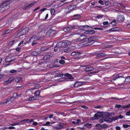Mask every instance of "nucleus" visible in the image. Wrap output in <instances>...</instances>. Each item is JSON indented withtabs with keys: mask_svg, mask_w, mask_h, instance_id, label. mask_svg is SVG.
<instances>
[{
	"mask_svg": "<svg viewBox=\"0 0 130 130\" xmlns=\"http://www.w3.org/2000/svg\"><path fill=\"white\" fill-rule=\"evenodd\" d=\"M79 34L78 33V32H77V33H74V32H73V33H72V34H70L69 36L70 37H72V36H73L74 35H75V34H76V35H78Z\"/></svg>",
	"mask_w": 130,
	"mask_h": 130,
	"instance_id": "nucleus-44",
	"label": "nucleus"
},
{
	"mask_svg": "<svg viewBox=\"0 0 130 130\" xmlns=\"http://www.w3.org/2000/svg\"><path fill=\"white\" fill-rule=\"evenodd\" d=\"M103 15H100L97 16V18L98 19H101L103 17Z\"/></svg>",
	"mask_w": 130,
	"mask_h": 130,
	"instance_id": "nucleus-50",
	"label": "nucleus"
},
{
	"mask_svg": "<svg viewBox=\"0 0 130 130\" xmlns=\"http://www.w3.org/2000/svg\"><path fill=\"white\" fill-rule=\"evenodd\" d=\"M82 83L81 82H77L75 83L74 85V86L75 87H78L81 86Z\"/></svg>",
	"mask_w": 130,
	"mask_h": 130,
	"instance_id": "nucleus-18",
	"label": "nucleus"
},
{
	"mask_svg": "<svg viewBox=\"0 0 130 130\" xmlns=\"http://www.w3.org/2000/svg\"><path fill=\"white\" fill-rule=\"evenodd\" d=\"M14 56L12 55H10L7 57L5 59V61L6 62H11L14 61L15 60Z\"/></svg>",
	"mask_w": 130,
	"mask_h": 130,
	"instance_id": "nucleus-5",
	"label": "nucleus"
},
{
	"mask_svg": "<svg viewBox=\"0 0 130 130\" xmlns=\"http://www.w3.org/2000/svg\"><path fill=\"white\" fill-rule=\"evenodd\" d=\"M50 56H49L47 55H45L43 57V59L45 60H48L50 58Z\"/></svg>",
	"mask_w": 130,
	"mask_h": 130,
	"instance_id": "nucleus-37",
	"label": "nucleus"
},
{
	"mask_svg": "<svg viewBox=\"0 0 130 130\" xmlns=\"http://www.w3.org/2000/svg\"><path fill=\"white\" fill-rule=\"evenodd\" d=\"M84 126L88 128H90L91 127L92 125V124H86Z\"/></svg>",
	"mask_w": 130,
	"mask_h": 130,
	"instance_id": "nucleus-29",
	"label": "nucleus"
},
{
	"mask_svg": "<svg viewBox=\"0 0 130 130\" xmlns=\"http://www.w3.org/2000/svg\"><path fill=\"white\" fill-rule=\"evenodd\" d=\"M125 80L127 82L130 83V76L126 77Z\"/></svg>",
	"mask_w": 130,
	"mask_h": 130,
	"instance_id": "nucleus-42",
	"label": "nucleus"
},
{
	"mask_svg": "<svg viewBox=\"0 0 130 130\" xmlns=\"http://www.w3.org/2000/svg\"><path fill=\"white\" fill-rule=\"evenodd\" d=\"M86 38V36L85 35H81L79 37L77 38V40L78 41H81L84 40L85 38Z\"/></svg>",
	"mask_w": 130,
	"mask_h": 130,
	"instance_id": "nucleus-10",
	"label": "nucleus"
},
{
	"mask_svg": "<svg viewBox=\"0 0 130 130\" xmlns=\"http://www.w3.org/2000/svg\"><path fill=\"white\" fill-rule=\"evenodd\" d=\"M122 76H118V77H115L114 78H113V80H116V79H118V78H119L120 77H122Z\"/></svg>",
	"mask_w": 130,
	"mask_h": 130,
	"instance_id": "nucleus-56",
	"label": "nucleus"
},
{
	"mask_svg": "<svg viewBox=\"0 0 130 130\" xmlns=\"http://www.w3.org/2000/svg\"><path fill=\"white\" fill-rule=\"evenodd\" d=\"M75 17H77V19L79 18H80V16L79 14H77L74 15Z\"/></svg>",
	"mask_w": 130,
	"mask_h": 130,
	"instance_id": "nucleus-57",
	"label": "nucleus"
},
{
	"mask_svg": "<svg viewBox=\"0 0 130 130\" xmlns=\"http://www.w3.org/2000/svg\"><path fill=\"white\" fill-rule=\"evenodd\" d=\"M35 41H37V37L36 36L34 35L30 38L29 40V41L31 43H32V42Z\"/></svg>",
	"mask_w": 130,
	"mask_h": 130,
	"instance_id": "nucleus-12",
	"label": "nucleus"
},
{
	"mask_svg": "<svg viewBox=\"0 0 130 130\" xmlns=\"http://www.w3.org/2000/svg\"><path fill=\"white\" fill-rule=\"evenodd\" d=\"M36 2H33V3H31V4L29 5L28 6H26L25 8L26 9H27V8H28L31 7L32 6H33L34 5L36 4Z\"/></svg>",
	"mask_w": 130,
	"mask_h": 130,
	"instance_id": "nucleus-19",
	"label": "nucleus"
},
{
	"mask_svg": "<svg viewBox=\"0 0 130 130\" xmlns=\"http://www.w3.org/2000/svg\"><path fill=\"white\" fill-rule=\"evenodd\" d=\"M24 32L25 34H27L29 31V29L28 27L25 28L24 29L22 30Z\"/></svg>",
	"mask_w": 130,
	"mask_h": 130,
	"instance_id": "nucleus-22",
	"label": "nucleus"
},
{
	"mask_svg": "<svg viewBox=\"0 0 130 130\" xmlns=\"http://www.w3.org/2000/svg\"><path fill=\"white\" fill-rule=\"evenodd\" d=\"M51 13L52 15H53L55 12V10L54 9H52L50 10Z\"/></svg>",
	"mask_w": 130,
	"mask_h": 130,
	"instance_id": "nucleus-51",
	"label": "nucleus"
},
{
	"mask_svg": "<svg viewBox=\"0 0 130 130\" xmlns=\"http://www.w3.org/2000/svg\"><path fill=\"white\" fill-rule=\"evenodd\" d=\"M14 99L12 97H11L10 98H9L7 99V102H5L4 103H2V104H4L5 103H7V102H9V101H11V102H12L14 100Z\"/></svg>",
	"mask_w": 130,
	"mask_h": 130,
	"instance_id": "nucleus-20",
	"label": "nucleus"
},
{
	"mask_svg": "<svg viewBox=\"0 0 130 130\" xmlns=\"http://www.w3.org/2000/svg\"><path fill=\"white\" fill-rule=\"evenodd\" d=\"M63 127L62 123H59L57 124L56 126L54 127V128L57 129H61Z\"/></svg>",
	"mask_w": 130,
	"mask_h": 130,
	"instance_id": "nucleus-14",
	"label": "nucleus"
},
{
	"mask_svg": "<svg viewBox=\"0 0 130 130\" xmlns=\"http://www.w3.org/2000/svg\"><path fill=\"white\" fill-rule=\"evenodd\" d=\"M48 49L46 46H43L41 47L40 50L41 51H44L47 50Z\"/></svg>",
	"mask_w": 130,
	"mask_h": 130,
	"instance_id": "nucleus-26",
	"label": "nucleus"
},
{
	"mask_svg": "<svg viewBox=\"0 0 130 130\" xmlns=\"http://www.w3.org/2000/svg\"><path fill=\"white\" fill-rule=\"evenodd\" d=\"M108 21L104 22H103V25H107L108 24Z\"/></svg>",
	"mask_w": 130,
	"mask_h": 130,
	"instance_id": "nucleus-60",
	"label": "nucleus"
},
{
	"mask_svg": "<svg viewBox=\"0 0 130 130\" xmlns=\"http://www.w3.org/2000/svg\"><path fill=\"white\" fill-rule=\"evenodd\" d=\"M89 27L88 25H86L83 26L82 29L84 30H86L87 29V28Z\"/></svg>",
	"mask_w": 130,
	"mask_h": 130,
	"instance_id": "nucleus-34",
	"label": "nucleus"
},
{
	"mask_svg": "<svg viewBox=\"0 0 130 130\" xmlns=\"http://www.w3.org/2000/svg\"><path fill=\"white\" fill-rule=\"evenodd\" d=\"M37 99H37L36 98H35L34 96H32L31 97L29 98V100L30 101H33Z\"/></svg>",
	"mask_w": 130,
	"mask_h": 130,
	"instance_id": "nucleus-35",
	"label": "nucleus"
},
{
	"mask_svg": "<svg viewBox=\"0 0 130 130\" xmlns=\"http://www.w3.org/2000/svg\"><path fill=\"white\" fill-rule=\"evenodd\" d=\"M17 72V71L16 70H11L10 71V72L11 73H15L16 72Z\"/></svg>",
	"mask_w": 130,
	"mask_h": 130,
	"instance_id": "nucleus-48",
	"label": "nucleus"
},
{
	"mask_svg": "<svg viewBox=\"0 0 130 130\" xmlns=\"http://www.w3.org/2000/svg\"><path fill=\"white\" fill-rule=\"evenodd\" d=\"M126 115L127 116H130V110L129 111L127 112V113H126Z\"/></svg>",
	"mask_w": 130,
	"mask_h": 130,
	"instance_id": "nucleus-64",
	"label": "nucleus"
},
{
	"mask_svg": "<svg viewBox=\"0 0 130 130\" xmlns=\"http://www.w3.org/2000/svg\"><path fill=\"white\" fill-rule=\"evenodd\" d=\"M71 43L70 41L66 40L63 41L62 42H60L57 43V46L59 48H64L67 45H70Z\"/></svg>",
	"mask_w": 130,
	"mask_h": 130,
	"instance_id": "nucleus-1",
	"label": "nucleus"
},
{
	"mask_svg": "<svg viewBox=\"0 0 130 130\" xmlns=\"http://www.w3.org/2000/svg\"><path fill=\"white\" fill-rule=\"evenodd\" d=\"M17 93H14L13 94V96L12 97L14 99H15L17 98Z\"/></svg>",
	"mask_w": 130,
	"mask_h": 130,
	"instance_id": "nucleus-46",
	"label": "nucleus"
},
{
	"mask_svg": "<svg viewBox=\"0 0 130 130\" xmlns=\"http://www.w3.org/2000/svg\"><path fill=\"white\" fill-rule=\"evenodd\" d=\"M75 6L74 5H71L68 6L67 8L68 10H69V11H70L74 9Z\"/></svg>",
	"mask_w": 130,
	"mask_h": 130,
	"instance_id": "nucleus-17",
	"label": "nucleus"
},
{
	"mask_svg": "<svg viewBox=\"0 0 130 130\" xmlns=\"http://www.w3.org/2000/svg\"><path fill=\"white\" fill-rule=\"evenodd\" d=\"M59 62L60 64H62L65 63V61L63 60H61L59 61Z\"/></svg>",
	"mask_w": 130,
	"mask_h": 130,
	"instance_id": "nucleus-52",
	"label": "nucleus"
},
{
	"mask_svg": "<svg viewBox=\"0 0 130 130\" xmlns=\"http://www.w3.org/2000/svg\"><path fill=\"white\" fill-rule=\"evenodd\" d=\"M89 38H85L83 41V42H85V44H87V45H88V41Z\"/></svg>",
	"mask_w": 130,
	"mask_h": 130,
	"instance_id": "nucleus-38",
	"label": "nucleus"
},
{
	"mask_svg": "<svg viewBox=\"0 0 130 130\" xmlns=\"http://www.w3.org/2000/svg\"><path fill=\"white\" fill-rule=\"evenodd\" d=\"M25 34L22 30L17 35L19 37H20Z\"/></svg>",
	"mask_w": 130,
	"mask_h": 130,
	"instance_id": "nucleus-24",
	"label": "nucleus"
},
{
	"mask_svg": "<svg viewBox=\"0 0 130 130\" xmlns=\"http://www.w3.org/2000/svg\"><path fill=\"white\" fill-rule=\"evenodd\" d=\"M94 42V40L91 38H89L88 39V45H90L93 43Z\"/></svg>",
	"mask_w": 130,
	"mask_h": 130,
	"instance_id": "nucleus-16",
	"label": "nucleus"
},
{
	"mask_svg": "<svg viewBox=\"0 0 130 130\" xmlns=\"http://www.w3.org/2000/svg\"><path fill=\"white\" fill-rule=\"evenodd\" d=\"M76 26L75 25L71 26L70 27L66 26L64 27L63 30L64 32H69L72 30L74 29Z\"/></svg>",
	"mask_w": 130,
	"mask_h": 130,
	"instance_id": "nucleus-4",
	"label": "nucleus"
},
{
	"mask_svg": "<svg viewBox=\"0 0 130 130\" xmlns=\"http://www.w3.org/2000/svg\"><path fill=\"white\" fill-rule=\"evenodd\" d=\"M29 119H24L22 120L21 121V122H24V123H26L27 122L29 123Z\"/></svg>",
	"mask_w": 130,
	"mask_h": 130,
	"instance_id": "nucleus-39",
	"label": "nucleus"
},
{
	"mask_svg": "<svg viewBox=\"0 0 130 130\" xmlns=\"http://www.w3.org/2000/svg\"><path fill=\"white\" fill-rule=\"evenodd\" d=\"M32 124L34 126H36L38 124V123L36 122H34Z\"/></svg>",
	"mask_w": 130,
	"mask_h": 130,
	"instance_id": "nucleus-63",
	"label": "nucleus"
},
{
	"mask_svg": "<svg viewBox=\"0 0 130 130\" xmlns=\"http://www.w3.org/2000/svg\"><path fill=\"white\" fill-rule=\"evenodd\" d=\"M15 80L17 83L22 82V78L21 77L16 78L15 79Z\"/></svg>",
	"mask_w": 130,
	"mask_h": 130,
	"instance_id": "nucleus-23",
	"label": "nucleus"
},
{
	"mask_svg": "<svg viewBox=\"0 0 130 130\" xmlns=\"http://www.w3.org/2000/svg\"><path fill=\"white\" fill-rule=\"evenodd\" d=\"M50 123L49 122H47L46 124H44L43 125L44 126H48Z\"/></svg>",
	"mask_w": 130,
	"mask_h": 130,
	"instance_id": "nucleus-58",
	"label": "nucleus"
},
{
	"mask_svg": "<svg viewBox=\"0 0 130 130\" xmlns=\"http://www.w3.org/2000/svg\"><path fill=\"white\" fill-rule=\"evenodd\" d=\"M107 126L106 125H103L101 126L100 127H99V129H100L104 128H105Z\"/></svg>",
	"mask_w": 130,
	"mask_h": 130,
	"instance_id": "nucleus-47",
	"label": "nucleus"
},
{
	"mask_svg": "<svg viewBox=\"0 0 130 130\" xmlns=\"http://www.w3.org/2000/svg\"><path fill=\"white\" fill-rule=\"evenodd\" d=\"M116 129L117 130H120L121 128L120 126H117L116 127Z\"/></svg>",
	"mask_w": 130,
	"mask_h": 130,
	"instance_id": "nucleus-62",
	"label": "nucleus"
},
{
	"mask_svg": "<svg viewBox=\"0 0 130 130\" xmlns=\"http://www.w3.org/2000/svg\"><path fill=\"white\" fill-rule=\"evenodd\" d=\"M117 19L118 21L123 22L125 18L123 15H119L118 16Z\"/></svg>",
	"mask_w": 130,
	"mask_h": 130,
	"instance_id": "nucleus-9",
	"label": "nucleus"
},
{
	"mask_svg": "<svg viewBox=\"0 0 130 130\" xmlns=\"http://www.w3.org/2000/svg\"><path fill=\"white\" fill-rule=\"evenodd\" d=\"M110 115L109 113L107 112L106 113L102 118V119L105 121H108L111 122L112 121V119L109 117Z\"/></svg>",
	"mask_w": 130,
	"mask_h": 130,
	"instance_id": "nucleus-2",
	"label": "nucleus"
},
{
	"mask_svg": "<svg viewBox=\"0 0 130 130\" xmlns=\"http://www.w3.org/2000/svg\"><path fill=\"white\" fill-rule=\"evenodd\" d=\"M64 75L62 73H57L56 74L55 77H62Z\"/></svg>",
	"mask_w": 130,
	"mask_h": 130,
	"instance_id": "nucleus-25",
	"label": "nucleus"
},
{
	"mask_svg": "<svg viewBox=\"0 0 130 130\" xmlns=\"http://www.w3.org/2000/svg\"><path fill=\"white\" fill-rule=\"evenodd\" d=\"M74 48L73 46H70L68 47H65L62 50V52L66 53L69 52Z\"/></svg>",
	"mask_w": 130,
	"mask_h": 130,
	"instance_id": "nucleus-7",
	"label": "nucleus"
},
{
	"mask_svg": "<svg viewBox=\"0 0 130 130\" xmlns=\"http://www.w3.org/2000/svg\"><path fill=\"white\" fill-rule=\"evenodd\" d=\"M98 2L99 3L102 5H103L104 4V1H102L100 0Z\"/></svg>",
	"mask_w": 130,
	"mask_h": 130,
	"instance_id": "nucleus-53",
	"label": "nucleus"
},
{
	"mask_svg": "<svg viewBox=\"0 0 130 130\" xmlns=\"http://www.w3.org/2000/svg\"><path fill=\"white\" fill-rule=\"evenodd\" d=\"M122 107L124 109L128 108L130 107V104H128L126 105H123Z\"/></svg>",
	"mask_w": 130,
	"mask_h": 130,
	"instance_id": "nucleus-30",
	"label": "nucleus"
},
{
	"mask_svg": "<svg viewBox=\"0 0 130 130\" xmlns=\"http://www.w3.org/2000/svg\"><path fill=\"white\" fill-rule=\"evenodd\" d=\"M121 107V105H116L115 107L117 108H120Z\"/></svg>",
	"mask_w": 130,
	"mask_h": 130,
	"instance_id": "nucleus-59",
	"label": "nucleus"
},
{
	"mask_svg": "<svg viewBox=\"0 0 130 130\" xmlns=\"http://www.w3.org/2000/svg\"><path fill=\"white\" fill-rule=\"evenodd\" d=\"M95 32V31L93 30L87 31H86V34H89L90 35H92L94 34Z\"/></svg>",
	"mask_w": 130,
	"mask_h": 130,
	"instance_id": "nucleus-21",
	"label": "nucleus"
},
{
	"mask_svg": "<svg viewBox=\"0 0 130 130\" xmlns=\"http://www.w3.org/2000/svg\"><path fill=\"white\" fill-rule=\"evenodd\" d=\"M40 93V90L37 91L34 94L35 96H37L39 95Z\"/></svg>",
	"mask_w": 130,
	"mask_h": 130,
	"instance_id": "nucleus-27",
	"label": "nucleus"
},
{
	"mask_svg": "<svg viewBox=\"0 0 130 130\" xmlns=\"http://www.w3.org/2000/svg\"><path fill=\"white\" fill-rule=\"evenodd\" d=\"M47 55L49 56H50V58L51 57L53 56V54L51 53H48L47 54Z\"/></svg>",
	"mask_w": 130,
	"mask_h": 130,
	"instance_id": "nucleus-54",
	"label": "nucleus"
},
{
	"mask_svg": "<svg viewBox=\"0 0 130 130\" xmlns=\"http://www.w3.org/2000/svg\"><path fill=\"white\" fill-rule=\"evenodd\" d=\"M104 3L106 5H109L110 3L108 1H104Z\"/></svg>",
	"mask_w": 130,
	"mask_h": 130,
	"instance_id": "nucleus-43",
	"label": "nucleus"
},
{
	"mask_svg": "<svg viewBox=\"0 0 130 130\" xmlns=\"http://www.w3.org/2000/svg\"><path fill=\"white\" fill-rule=\"evenodd\" d=\"M118 28L117 27H115V28H112L110 29L109 30V31H116L118 30Z\"/></svg>",
	"mask_w": 130,
	"mask_h": 130,
	"instance_id": "nucleus-33",
	"label": "nucleus"
},
{
	"mask_svg": "<svg viewBox=\"0 0 130 130\" xmlns=\"http://www.w3.org/2000/svg\"><path fill=\"white\" fill-rule=\"evenodd\" d=\"M108 55V54H106L104 53H99L97 55V57L98 58H102L105 57Z\"/></svg>",
	"mask_w": 130,
	"mask_h": 130,
	"instance_id": "nucleus-13",
	"label": "nucleus"
},
{
	"mask_svg": "<svg viewBox=\"0 0 130 130\" xmlns=\"http://www.w3.org/2000/svg\"><path fill=\"white\" fill-rule=\"evenodd\" d=\"M118 116H116L114 117H113L111 119L112 121L118 119Z\"/></svg>",
	"mask_w": 130,
	"mask_h": 130,
	"instance_id": "nucleus-45",
	"label": "nucleus"
},
{
	"mask_svg": "<svg viewBox=\"0 0 130 130\" xmlns=\"http://www.w3.org/2000/svg\"><path fill=\"white\" fill-rule=\"evenodd\" d=\"M10 2L9 1H6L3 2L1 5L2 7L4 8L5 9L7 10L9 8Z\"/></svg>",
	"mask_w": 130,
	"mask_h": 130,
	"instance_id": "nucleus-3",
	"label": "nucleus"
},
{
	"mask_svg": "<svg viewBox=\"0 0 130 130\" xmlns=\"http://www.w3.org/2000/svg\"><path fill=\"white\" fill-rule=\"evenodd\" d=\"M80 54V52H76L75 54V58H77L79 57V55Z\"/></svg>",
	"mask_w": 130,
	"mask_h": 130,
	"instance_id": "nucleus-31",
	"label": "nucleus"
},
{
	"mask_svg": "<svg viewBox=\"0 0 130 130\" xmlns=\"http://www.w3.org/2000/svg\"><path fill=\"white\" fill-rule=\"evenodd\" d=\"M59 48H60L57 46V44H56V46L55 47L54 49V51L55 52H58V51L59 50Z\"/></svg>",
	"mask_w": 130,
	"mask_h": 130,
	"instance_id": "nucleus-32",
	"label": "nucleus"
},
{
	"mask_svg": "<svg viewBox=\"0 0 130 130\" xmlns=\"http://www.w3.org/2000/svg\"><path fill=\"white\" fill-rule=\"evenodd\" d=\"M93 68L91 66L87 67L84 69V71L86 72H89L92 71L93 69Z\"/></svg>",
	"mask_w": 130,
	"mask_h": 130,
	"instance_id": "nucleus-15",
	"label": "nucleus"
},
{
	"mask_svg": "<svg viewBox=\"0 0 130 130\" xmlns=\"http://www.w3.org/2000/svg\"><path fill=\"white\" fill-rule=\"evenodd\" d=\"M66 76L67 78H69L70 79H73V78L72 76L70 74H67Z\"/></svg>",
	"mask_w": 130,
	"mask_h": 130,
	"instance_id": "nucleus-41",
	"label": "nucleus"
},
{
	"mask_svg": "<svg viewBox=\"0 0 130 130\" xmlns=\"http://www.w3.org/2000/svg\"><path fill=\"white\" fill-rule=\"evenodd\" d=\"M55 31L52 29H50L46 33V35L45 37L47 38L48 37L52 36L55 34Z\"/></svg>",
	"mask_w": 130,
	"mask_h": 130,
	"instance_id": "nucleus-6",
	"label": "nucleus"
},
{
	"mask_svg": "<svg viewBox=\"0 0 130 130\" xmlns=\"http://www.w3.org/2000/svg\"><path fill=\"white\" fill-rule=\"evenodd\" d=\"M7 10L5 9V8H4L2 7V6L0 5V12H3L4 11H5Z\"/></svg>",
	"mask_w": 130,
	"mask_h": 130,
	"instance_id": "nucleus-28",
	"label": "nucleus"
},
{
	"mask_svg": "<svg viewBox=\"0 0 130 130\" xmlns=\"http://www.w3.org/2000/svg\"><path fill=\"white\" fill-rule=\"evenodd\" d=\"M32 54L34 56H36L38 55L39 54L37 52H34L32 53Z\"/></svg>",
	"mask_w": 130,
	"mask_h": 130,
	"instance_id": "nucleus-49",
	"label": "nucleus"
},
{
	"mask_svg": "<svg viewBox=\"0 0 130 130\" xmlns=\"http://www.w3.org/2000/svg\"><path fill=\"white\" fill-rule=\"evenodd\" d=\"M14 78L13 77H11L8 80L5 81L4 83V84L6 85L10 84L14 80Z\"/></svg>",
	"mask_w": 130,
	"mask_h": 130,
	"instance_id": "nucleus-8",
	"label": "nucleus"
},
{
	"mask_svg": "<svg viewBox=\"0 0 130 130\" xmlns=\"http://www.w3.org/2000/svg\"><path fill=\"white\" fill-rule=\"evenodd\" d=\"M14 41H15L14 40H13L12 41H11L9 42V44L10 45H12L14 44L13 42H14Z\"/></svg>",
	"mask_w": 130,
	"mask_h": 130,
	"instance_id": "nucleus-61",
	"label": "nucleus"
},
{
	"mask_svg": "<svg viewBox=\"0 0 130 130\" xmlns=\"http://www.w3.org/2000/svg\"><path fill=\"white\" fill-rule=\"evenodd\" d=\"M111 24L112 25L114 26H116L117 24L116 21L115 20H114L112 22H111Z\"/></svg>",
	"mask_w": 130,
	"mask_h": 130,
	"instance_id": "nucleus-36",
	"label": "nucleus"
},
{
	"mask_svg": "<svg viewBox=\"0 0 130 130\" xmlns=\"http://www.w3.org/2000/svg\"><path fill=\"white\" fill-rule=\"evenodd\" d=\"M102 115V113L101 112H98L94 115L95 119H97L101 117Z\"/></svg>",
	"mask_w": 130,
	"mask_h": 130,
	"instance_id": "nucleus-11",
	"label": "nucleus"
},
{
	"mask_svg": "<svg viewBox=\"0 0 130 130\" xmlns=\"http://www.w3.org/2000/svg\"><path fill=\"white\" fill-rule=\"evenodd\" d=\"M37 41H34V42H32V43H31L32 45L33 46L37 44Z\"/></svg>",
	"mask_w": 130,
	"mask_h": 130,
	"instance_id": "nucleus-55",
	"label": "nucleus"
},
{
	"mask_svg": "<svg viewBox=\"0 0 130 130\" xmlns=\"http://www.w3.org/2000/svg\"><path fill=\"white\" fill-rule=\"evenodd\" d=\"M11 31V30H10V29L7 30L6 31H5V33L4 34H3L2 35L3 36L4 35H5V34H8Z\"/></svg>",
	"mask_w": 130,
	"mask_h": 130,
	"instance_id": "nucleus-40",
	"label": "nucleus"
}]
</instances>
